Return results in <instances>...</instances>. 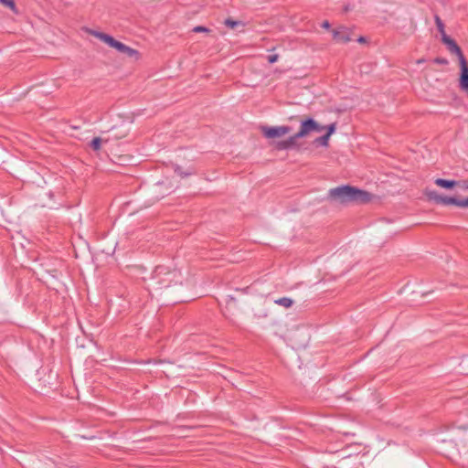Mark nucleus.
Returning a JSON list of instances; mask_svg holds the SVG:
<instances>
[{
  "label": "nucleus",
  "mask_w": 468,
  "mask_h": 468,
  "mask_svg": "<svg viewBox=\"0 0 468 468\" xmlns=\"http://www.w3.org/2000/svg\"><path fill=\"white\" fill-rule=\"evenodd\" d=\"M357 42H359V43H366L367 42V38L365 37H359L357 38Z\"/></svg>",
  "instance_id": "obj_24"
},
{
  "label": "nucleus",
  "mask_w": 468,
  "mask_h": 468,
  "mask_svg": "<svg viewBox=\"0 0 468 468\" xmlns=\"http://www.w3.org/2000/svg\"><path fill=\"white\" fill-rule=\"evenodd\" d=\"M434 184L441 188L448 190L453 189L454 187L457 186V185H459L457 180L444 178H436L434 180Z\"/></svg>",
  "instance_id": "obj_7"
},
{
  "label": "nucleus",
  "mask_w": 468,
  "mask_h": 468,
  "mask_svg": "<svg viewBox=\"0 0 468 468\" xmlns=\"http://www.w3.org/2000/svg\"><path fill=\"white\" fill-rule=\"evenodd\" d=\"M292 300L289 297H282L275 301V303L286 308L291 307L292 305Z\"/></svg>",
  "instance_id": "obj_12"
},
{
  "label": "nucleus",
  "mask_w": 468,
  "mask_h": 468,
  "mask_svg": "<svg viewBox=\"0 0 468 468\" xmlns=\"http://www.w3.org/2000/svg\"><path fill=\"white\" fill-rule=\"evenodd\" d=\"M4 6L9 8L14 14L17 15L19 12L16 8V3L14 0H6L4 4Z\"/></svg>",
  "instance_id": "obj_16"
},
{
  "label": "nucleus",
  "mask_w": 468,
  "mask_h": 468,
  "mask_svg": "<svg viewBox=\"0 0 468 468\" xmlns=\"http://www.w3.org/2000/svg\"><path fill=\"white\" fill-rule=\"evenodd\" d=\"M324 129H326V133L325 134L328 135V137L330 138V136L335 132L336 130V122H332L330 124H328L327 126L324 127Z\"/></svg>",
  "instance_id": "obj_18"
},
{
  "label": "nucleus",
  "mask_w": 468,
  "mask_h": 468,
  "mask_svg": "<svg viewBox=\"0 0 468 468\" xmlns=\"http://www.w3.org/2000/svg\"><path fill=\"white\" fill-rule=\"evenodd\" d=\"M303 138L299 135V133L297 132L293 135L290 136L287 140V144L289 145L290 149H299L300 145L297 143V140Z\"/></svg>",
  "instance_id": "obj_9"
},
{
  "label": "nucleus",
  "mask_w": 468,
  "mask_h": 468,
  "mask_svg": "<svg viewBox=\"0 0 468 468\" xmlns=\"http://www.w3.org/2000/svg\"><path fill=\"white\" fill-rule=\"evenodd\" d=\"M279 58V55L278 54H272V55H270L268 56V62L270 64H273L275 63Z\"/></svg>",
  "instance_id": "obj_21"
},
{
  "label": "nucleus",
  "mask_w": 468,
  "mask_h": 468,
  "mask_svg": "<svg viewBox=\"0 0 468 468\" xmlns=\"http://www.w3.org/2000/svg\"><path fill=\"white\" fill-rule=\"evenodd\" d=\"M423 194L428 201L433 202L437 205L456 206L459 207L468 208V197L464 198H460L456 196L448 197L441 195L437 191L429 188H425Z\"/></svg>",
  "instance_id": "obj_3"
},
{
  "label": "nucleus",
  "mask_w": 468,
  "mask_h": 468,
  "mask_svg": "<svg viewBox=\"0 0 468 468\" xmlns=\"http://www.w3.org/2000/svg\"><path fill=\"white\" fill-rule=\"evenodd\" d=\"M434 20H435V24H436L437 29L441 33V35L442 37L443 34H446L445 33V29H444V24H443V22L441 21V19L440 18V16L438 15L434 16Z\"/></svg>",
  "instance_id": "obj_13"
},
{
  "label": "nucleus",
  "mask_w": 468,
  "mask_h": 468,
  "mask_svg": "<svg viewBox=\"0 0 468 468\" xmlns=\"http://www.w3.org/2000/svg\"><path fill=\"white\" fill-rule=\"evenodd\" d=\"M6 0H0V4L3 5Z\"/></svg>",
  "instance_id": "obj_25"
},
{
  "label": "nucleus",
  "mask_w": 468,
  "mask_h": 468,
  "mask_svg": "<svg viewBox=\"0 0 468 468\" xmlns=\"http://www.w3.org/2000/svg\"><path fill=\"white\" fill-rule=\"evenodd\" d=\"M324 126L320 125L314 118L307 117L301 121L299 135L303 138L307 136L312 132H322Z\"/></svg>",
  "instance_id": "obj_4"
},
{
  "label": "nucleus",
  "mask_w": 468,
  "mask_h": 468,
  "mask_svg": "<svg viewBox=\"0 0 468 468\" xmlns=\"http://www.w3.org/2000/svg\"><path fill=\"white\" fill-rule=\"evenodd\" d=\"M372 197L373 195L368 191L350 185H342L329 189L325 199L331 203L346 206L349 204H367Z\"/></svg>",
  "instance_id": "obj_1"
},
{
  "label": "nucleus",
  "mask_w": 468,
  "mask_h": 468,
  "mask_svg": "<svg viewBox=\"0 0 468 468\" xmlns=\"http://www.w3.org/2000/svg\"><path fill=\"white\" fill-rule=\"evenodd\" d=\"M225 26H227L229 28H235L239 25H242L243 23L239 20H233L232 18L229 17L224 21Z\"/></svg>",
  "instance_id": "obj_15"
},
{
  "label": "nucleus",
  "mask_w": 468,
  "mask_h": 468,
  "mask_svg": "<svg viewBox=\"0 0 468 468\" xmlns=\"http://www.w3.org/2000/svg\"><path fill=\"white\" fill-rule=\"evenodd\" d=\"M102 142H104V139H101V137H94L90 142V147L93 151L97 152V151H99L101 149Z\"/></svg>",
  "instance_id": "obj_11"
},
{
  "label": "nucleus",
  "mask_w": 468,
  "mask_h": 468,
  "mask_svg": "<svg viewBox=\"0 0 468 468\" xmlns=\"http://www.w3.org/2000/svg\"><path fill=\"white\" fill-rule=\"evenodd\" d=\"M194 32L199 33V32H209L210 30L203 26H197L193 28Z\"/></svg>",
  "instance_id": "obj_20"
},
{
  "label": "nucleus",
  "mask_w": 468,
  "mask_h": 468,
  "mask_svg": "<svg viewBox=\"0 0 468 468\" xmlns=\"http://www.w3.org/2000/svg\"><path fill=\"white\" fill-rule=\"evenodd\" d=\"M329 137L325 133L320 137H317L314 143L315 144L323 145V146H328Z\"/></svg>",
  "instance_id": "obj_14"
},
{
  "label": "nucleus",
  "mask_w": 468,
  "mask_h": 468,
  "mask_svg": "<svg viewBox=\"0 0 468 468\" xmlns=\"http://www.w3.org/2000/svg\"><path fill=\"white\" fill-rule=\"evenodd\" d=\"M322 27H324L325 29H329L331 27V25L327 20H325L322 23Z\"/></svg>",
  "instance_id": "obj_23"
},
{
  "label": "nucleus",
  "mask_w": 468,
  "mask_h": 468,
  "mask_svg": "<svg viewBox=\"0 0 468 468\" xmlns=\"http://www.w3.org/2000/svg\"><path fill=\"white\" fill-rule=\"evenodd\" d=\"M114 128L112 130V134L109 135L108 138L104 139V143H107L111 140H120L126 136V132H114Z\"/></svg>",
  "instance_id": "obj_10"
},
{
  "label": "nucleus",
  "mask_w": 468,
  "mask_h": 468,
  "mask_svg": "<svg viewBox=\"0 0 468 468\" xmlns=\"http://www.w3.org/2000/svg\"><path fill=\"white\" fill-rule=\"evenodd\" d=\"M48 195H49L50 197H53V193L52 192H50Z\"/></svg>",
  "instance_id": "obj_26"
},
{
  "label": "nucleus",
  "mask_w": 468,
  "mask_h": 468,
  "mask_svg": "<svg viewBox=\"0 0 468 468\" xmlns=\"http://www.w3.org/2000/svg\"><path fill=\"white\" fill-rule=\"evenodd\" d=\"M89 33L128 58H134L135 59H138L140 57L138 50L126 46L121 41L116 40L112 36L109 34L96 30H90Z\"/></svg>",
  "instance_id": "obj_2"
},
{
  "label": "nucleus",
  "mask_w": 468,
  "mask_h": 468,
  "mask_svg": "<svg viewBox=\"0 0 468 468\" xmlns=\"http://www.w3.org/2000/svg\"><path fill=\"white\" fill-rule=\"evenodd\" d=\"M275 149L278 151L290 150L287 140L279 141L275 144Z\"/></svg>",
  "instance_id": "obj_17"
},
{
  "label": "nucleus",
  "mask_w": 468,
  "mask_h": 468,
  "mask_svg": "<svg viewBox=\"0 0 468 468\" xmlns=\"http://www.w3.org/2000/svg\"><path fill=\"white\" fill-rule=\"evenodd\" d=\"M291 131L292 127L288 125L261 127V132L263 135L269 139L281 137L284 134L289 133Z\"/></svg>",
  "instance_id": "obj_5"
},
{
  "label": "nucleus",
  "mask_w": 468,
  "mask_h": 468,
  "mask_svg": "<svg viewBox=\"0 0 468 468\" xmlns=\"http://www.w3.org/2000/svg\"><path fill=\"white\" fill-rule=\"evenodd\" d=\"M333 37L335 41L340 43H347L351 40L349 33L346 28L333 30Z\"/></svg>",
  "instance_id": "obj_6"
},
{
  "label": "nucleus",
  "mask_w": 468,
  "mask_h": 468,
  "mask_svg": "<svg viewBox=\"0 0 468 468\" xmlns=\"http://www.w3.org/2000/svg\"><path fill=\"white\" fill-rule=\"evenodd\" d=\"M459 185L457 186L463 188V189H468V181L466 180H457Z\"/></svg>",
  "instance_id": "obj_22"
},
{
  "label": "nucleus",
  "mask_w": 468,
  "mask_h": 468,
  "mask_svg": "<svg viewBox=\"0 0 468 468\" xmlns=\"http://www.w3.org/2000/svg\"><path fill=\"white\" fill-rule=\"evenodd\" d=\"M433 63L440 65H448L449 61L445 58L437 57L433 59Z\"/></svg>",
  "instance_id": "obj_19"
},
{
  "label": "nucleus",
  "mask_w": 468,
  "mask_h": 468,
  "mask_svg": "<svg viewBox=\"0 0 468 468\" xmlns=\"http://www.w3.org/2000/svg\"><path fill=\"white\" fill-rule=\"evenodd\" d=\"M173 169L174 172L181 178H185L196 174L194 167H188L186 170H184L182 166L176 164L173 165Z\"/></svg>",
  "instance_id": "obj_8"
}]
</instances>
